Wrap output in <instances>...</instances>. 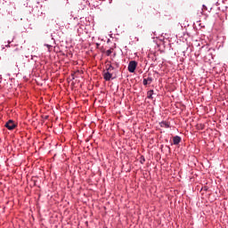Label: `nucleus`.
Returning a JSON list of instances; mask_svg holds the SVG:
<instances>
[{"instance_id":"obj_1","label":"nucleus","mask_w":228,"mask_h":228,"mask_svg":"<svg viewBox=\"0 0 228 228\" xmlns=\"http://www.w3.org/2000/svg\"><path fill=\"white\" fill-rule=\"evenodd\" d=\"M138 66V62L136 61H131L128 64V71L131 73L134 72L136 70V67Z\"/></svg>"},{"instance_id":"obj_2","label":"nucleus","mask_w":228,"mask_h":228,"mask_svg":"<svg viewBox=\"0 0 228 228\" xmlns=\"http://www.w3.org/2000/svg\"><path fill=\"white\" fill-rule=\"evenodd\" d=\"M5 127L7 129H9V131H13V129H15V127H17V125L15 124L14 120H9L6 124H5Z\"/></svg>"},{"instance_id":"obj_3","label":"nucleus","mask_w":228,"mask_h":228,"mask_svg":"<svg viewBox=\"0 0 228 228\" xmlns=\"http://www.w3.org/2000/svg\"><path fill=\"white\" fill-rule=\"evenodd\" d=\"M111 77H113V75L110 71L103 73V79H105V81H110Z\"/></svg>"},{"instance_id":"obj_4","label":"nucleus","mask_w":228,"mask_h":228,"mask_svg":"<svg viewBox=\"0 0 228 228\" xmlns=\"http://www.w3.org/2000/svg\"><path fill=\"white\" fill-rule=\"evenodd\" d=\"M152 81H153L152 77H148L147 78H143L142 84L144 85V86H147V85H151Z\"/></svg>"},{"instance_id":"obj_5","label":"nucleus","mask_w":228,"mask_h":228,"mask_svg":"<svg viewBox=\"0 0 228 228\" xmlns=\"http://www.w3.org/2000/svg\"><path fill=\"white\" fill-rule=\"evenodd\" d=\"M173 143L174 145H179L181 143V137L179 135H176L173 138Z\"/></svg>"},{"instance_id":"obj_6","label":"nucleus","mask_w":228,"mask_h":228,"mask_svg":"<svg viewBox=\"0 0 228 228\" xmlns=\"http://www.w3.org/2000/svg\"><path fill=\"white\" fill-rule=\"evenodd\" d=\"M152 94H154V90H150L147 93L148 99H152Z\"/></svg>"},{"instance_id":"obj_7","label":"nucleus","mask_w":228,"mask_h":228,"mask_svg":"<svg viewBox=\"0 0 228 228\" xmlns=\"http://www.w3.org/2000/svg\"><path fill=\"white\" fill-rule=\"evenodd\" d=\"M160 126H161V127H166V128H167V127H170V126H168V123H167V122H161V123H160Z\"/></svg>"},{"instance_id":"obj_8","label":"nucleus","mask_w":228,"mask_h":228,"mask_svg":"<svg viewBox=\"0 0 228 228\" xmlns=\"http://www.w3.org/2000/svg\"><path fill=\"white\" fill-rule=\"evenodd\" d=\"M111 53H113V50L110 49L106 51V54L107 56H110L111 54Z\"/></svg>"},{"instance_id":"obj_9","label":"nucleus","mask_w":228,"mask_h":228,"mask_svg":"<svg viewBox=\"0 0 228 228\" xmlns=\"http://www.w3.org/2000/svg\"><path fill=\"white\" fill-rule=\"evenodd\" d=\"M111 70H113V66H109V68L107 69V72H111Z\"/></svg>"},{"instance_id":"obj_10","label":"nucleus","mask_w":228,"mask_h":228,"mask_svg":"<svg viewBox=\"0 0 228 228\" xmlns=\"http://www.w3.org/2000/svg\"><path fill=\"white\" fill-rule=\"evenodd\" d=\"M12 56H13V58H15V56H17V49H15V50L13 51Z\"/></svg>"}]
</instances>
